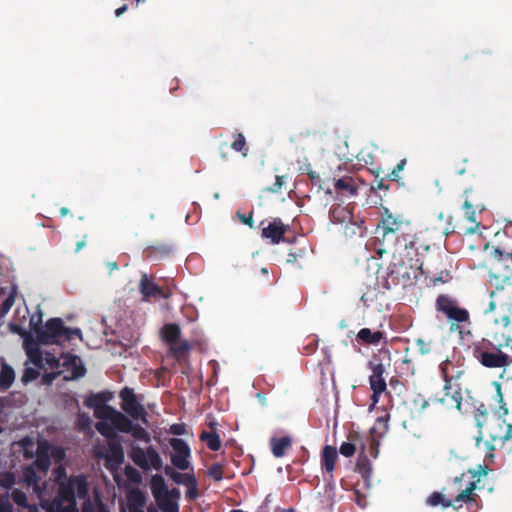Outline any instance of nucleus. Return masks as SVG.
I'll use <instances>...</instances> for the list:
<instances>
[{"mask_svg":"<svg viewBox=\"0 0 512 512\" xmlns=\"http://www.w3.org/2000/svg\"><path fill=\"white\" fill-rule=\"evenodd\" d=\"M12 332L24 338V347L28 357L26 370L22 377L24 382L35 380L41 376L43 382L50 383L57 375L65 380L81 377L85 368L77 356L51 352L46 345L61 344L79 331H71L63 326L60 319H51L42 324L39 310L30 315L25 304L17 305L13 317L8 321Z\"/></svg>","mask_w":512,"mask_h":512,"instance_id":"f257e3e1","label":"nucleus"},{"mask_svg":"<svg viewBox=\"0 0 512 512\" xmlns=\"http://www.w3.org/2000/svg\"><path fill=\"white\" fill-rule=\"evenodd\" d=\"M53 477L58 486V495L52 501H49L46 496L49 495L53 486L50 487L45 484L41 487L38 484L40 476L35 472L33 466L26 467L23 470L22 481L33 488L46 512H77V499L84 500L83 512H94L92 503L86 499L88 484L84 477L66 478L65 469L62 465L54 469Z\"/></svg>","mask_w":512,"mask_h":512,"instance_id":"f03ea898","label":"nucleus"},{"mask_svg":"<svg viewBox=\"0 0 512 512\" xmlns=\"http://www.w3.org/2000/svg\"><path fill=\"white\" fill-rule=\"evenodd\" d=\"M499 310L490 331L483 339L484 345L495 351H479L478 359L486 367L501 368L512 363V338L506 334L512 324V291L497 290L491 293L489 310Z\"/></svg>","mask_w":512,"mask_h":512,"instance_id":"7ed1b4c3","label":"nucleus"},{"mask_svg":"<svg viewBox=\"0 0 512 512\" xmlns=\"http://www.w3.org/2000/svg\"><path fill=\"white\" fill-rule=\"evenodd\" d=\"M112 399V394L103 392L90 395L86 398L85 404L93 409L94 416L99 420L96 428L105 437H113L116 430L131 433L136 439L145 442L150 441L148 433L142 427L133 425L127 417L114 408L107 405Z\"/></svg>","mask_w":512,"mask_h":512,"instance_id":"20e7f679","label":"nucleus"},{"mask_svg":"<svg viewBox=\"0 0 512 512\" xmlns=\"http://www.w3.org/2000/svg\"><path fill=\"white\" fill-rule=\"evenodd\" d=\"M18 446L22 448L24 456L32 458L36 456V466L39 473L45 474L51 463L58 464L64 459V451L56 446H52L46 441L28 437L23 439Z\"/></svg>","mask_w":512,"mask_h":512,"instance_id":"39448f33","label":"nucleus"},{"mask_svg":"<svg viewBox=\"0 0 512 512\" xmlns=\"http://www.w3.org/2000/svg\"><path fill=\"white\" fill-rule=\"evenodd\" d=\"M149 486L155 503L162 512H179L178 489H170L161 475H153Z\"/></svg>","mask_w":512,"mask_h":512,"instance_id":"423d86ee","label":"nucleus"},{"mask_svg":"<svg viewBox=\"0 0 512 512\" xmlns=\"http://www.w3.org/2000/svg\"><path fill=\"white\" fill-rule=\"evenodd\" d=\"M497 390V398L499 403V409L497 411L498 420L501 421L499 424L500 431L491 432L493 440L510 441L512 440V423L507 420L508 409L503 404V395L501 393V386L499 383H494Z\"/></svg>","mask_w":512,"mask_h":512,"instance_id":"0eeeda50","label":"nucleus"},{"mask_svg":"<svg viewBox=\"0 0 512 512\" xmlns=\"http://www.w3.org/2000/svg\"><path fill=\"white\" fill-rule=\"evenodd\" d=\"M99 457H102L106 460V467L111 470L114 474V479L118 483V485H126V483L121 479V477L117 474L118 468L122 465L124 461V453L121 446L117 443H109L108 448L105 451L98 450L96 451Z\"/></svg>","mask_w":512,"mask_h":512,"instance_id":"6e6552de","label":"nucleus"},{"mask_svg":"<svg viewBox=\"0 0 512 512\" xmlns=\"http://www.w3.org/2000/svg\"><path fill=\"white\" fill-rule=\"evenodd\" d=\"M130 457L133 462L142 469L159 470L162 467V460L157 451L151 447L146 450L139 447H132Z\"/></svg>","mask_w":512,"mask_h":512,"instance_id":"1a4fd4ad","label":"nucleus"},{"mask_svg":"<svg viewBox=\"0 0 512 512\" xmlns=\"http://www.w3.org/2000/svg\"><path fill=\"white\" fill-rule=\"evenodd\" d=\"M170 445L173 450L171 453L172 464L181 470L188 469L191 455L188 445L183 440L178 438L170 439Z\"/></svg>","mask_w":512,"mask_h":512,"instance_id":"9d476101","label":"nucleus"},{"mask_svg":"<svg viewBox=\"0 0 512 512\" xmlns=\"http://www.w3.org/2000/svg\"><path fill=\"white\" fill-rule=\"evenodd\" d=\"M120 397L122 399V409L132 418L141 420L145 423V411L143 407L137 403L133 391L127 388L123 389L121 391Z\"/></svg>","mask_w":512,"mask_h":512,"instance_id":"9b49d317","label":"nucleus"},{"mask_svg":"<svg viewBox=\"0 0 512 512\" xmlns=\"http://www.w3.org/2000/svg\"><path fill=\"white\" fill-rule=\"evenodd\" d=\"M162 339L176 353H183L188 349V344L180 339V329L175 324H167L161 330Z\"/></svg>","mask_w":512,"mask_h":512,"instance_id":"f8f14e48","label":"nucleus"},{"mask_svg":"<svg viewBox=\"0 0 512 512\" xmlns=\"http://www.w3.org/2000/svg\"><path fill=\"white\" fill-rule=\"evenodd\" d=\"M437 306L450 319H454L457 322H464L468 319L467 311L455 306L454 302L447 296H440L437 299Z\"/></svg>","mask_w":512,"mask_h":512,"instance_id":"ddd939ff","label":"nucleus"},{"mask_svg":"<svg viewBox=\"0 0 512 512\" xmlns=\"http://www.w3.org/2000/svg\"><path fill=\"white\" fill-rule=\"evenodd\" d=\"M146 498L143 492L140 490H132L128 496L126 504L122 507V512H145L143 507L145 505ZM147 512H158L157 508L150 506Z\"/></svg>","mask_w":512,"mask_h":512,"instance_id":"4468645a","label":"nucleus"},{"mask_svg":"<svg viewBox=\"0 0 512 512\" xmlns=\"http://www.w3.org/2000/svg\"><path fill=\"white\" fill-rule=\"evenodd\" d=\"M486 253L496 261V269L500 271L501 267L504 268L505 272L502 273V277L509 278V272L512 270V255L503 254L498 248L485 246Z\"/></svg>","mask_w":512,"mask_h":512,"instance_id":"2eb2a0df","label":"nucleus"},{"mask_svg":"<svg viewBox=\"0 0 512 512\" xmlns=\"http://www.w3.org/2000/svg\"><path fill=\"white\" fill-rule=\"evenodd\" d=\"M383 368L378 365L374 368L373 374L370 376V385L373 390L372 401L373 405L378 402V396L386 390V382L382 377Z\"/></svg>","mask_w":512,"mask_h":512,"instance_id":"dca6fc26","label":"nucleus"},{"mask_svg":"<svg viewBox=\"0 0 512 512\" xmlns=\"http://www.w3.org/2000/svg\"><path fill=\"white\" fill-rule=\"evenodd\" d=\"M12 499L14 500L15 503H17L19 506L22 507V509H23L22 512H36L35 508H32L27 505L26 495L23 492H21L19 490H14L12 492ZM0 512H11L10 504L1 497H0Z\"/></svg>","mask_w":512,"mask_h":512,"instance_id":"f3484780","label":"nucleus"},{"mask_svg":"<svg viewBox=\"0 0 512 512\" xmlns=\"http://www.w3.org/2000/svg\"><path fill=\"white\" fill-rule=\"evenodd\" d=\"M15 296L16 291L14 288L0 290V301L2 302L0 308V317L6 316L15 302Z\"/></svg>","mask_w":512,"mask_h":512,"instance_id":"a211bd4d","label":"nucleus"},{"mask_svg":"<svg viewBox=\"0 0 512 512\" xmlns=\"http://www.w3.org/2000/svg\"><path fill=\"white\" fill-rule=\"evenodd\" d=\"M262 234L273 243H278L284 234V227L280 222L274 221L263 229Z\"/></svg>","mask_w":512,"mask_h":512,"instance_id":"6ab92c4d","label":"nucleus"},{"mask_svg":"<svg viewBox=\"0 0 512 512\" xmlns=\"http://www.w3.org/2000/svg\"><path fill=\"white\" fill-rule=\"evenodd\" d=\"M338 458L336 449L332 446H325L322 453V465L327 472H332Z\"/></svg>","mask_w":512,"mask_h":512,"instance_id":"aec40b11","label":"nucleus"},{"mask_svg":"<svg viewBox=\"0 0 512 512\" xmlns=\"http://www.w3.org/2000/svg\"><path fill=\"white\" fill-rule=\"evenodd\" d=\"M357 338L363 343L376 345L383 339V333L363 328L358 332Z\"/></svg>","mask_w":512,"mask_h":512,"instance_id":"412c9836","label":"nucleus"},{"mask_svg":"<svg viewBox=\"0 0 512 512\" xmlns=\"http://www.w3.org/2000/svg\"><path fill=\"white\" fill-rule=\"evenodd\" d=\"M140 291L144 300L154 297L160 293V289L149 280L147 275H143L140 282Z\"/></svg>","mask_w":512,"mask_h":512,"instance_id":"4be33fe9","label":"nucleus"},{"mask_svg":"<svg viewBox=\"0 0 512 512\" xmlns=\"http://www.w3.org/2000/svg\"><path fill=\"white\" fill-rule=\"evenodd\" d=\"M451 387L445 386V390L447 391L445 393V396L441 399L442 403L446 405L449 408H456L458 410L461 409V394L459 391L454 390L452 392H449Z\"/></svg>","mask_w":512,"mask_h":512,"instance_id":"5701e85b","label":"nucleus"},{"mask_svg":"<svg viewBox=\"0 0 512 512\" xmlns=\"http://www.w3.org/2000/svg\"><path fill=\"white\" fill-rule=\"evenodd\" d=\"M291 440L289 437L273 438L271 440L272 453L275 457H282L285 450L290 446Z\"/></svg>","mask_w":512,"mask_h":512,"instance_id":"b1692460","label":"nucleus"},{"mask_svg":"<svg viewBox=\"0 0 512 512\" xmlns=\"http://www.w3.org/2000/svg\"><path fill=\"white\" fill-rule=\"evenodd\" d=\"M401 223H402L401 219L389 214L383 218L380 227L383 230V234L385 235L387 233L397 231L400 228Z\"/></svg>","mask_w":512,"mask_h":512,"instance_id":"393cba45","label":"nucleus"},{"mask_svg":"<svg viewBox=\"0 0 512 512\" xmlns=\"http://www.w3.org/2000/svg\"><path fill=\"white\" fill-rule=\"evenodd\" d=\"M14 378V370L7 364L3 363L0 370V387L4 389L8 388L14 381Z\"/></svg>","mask_w":512,"mask_h":512,"instance_id":"a878e982","label":"nucleus"},{"mask_svg":"<svg viewBox=\"0 0 512 512\" xmlns=\"http://www.w3.org/2000/svg\"><path fill=\"white\" fill-rule=\"evenodd\" d=\"M476 489V483L470 482L468 486L456 497L455 503L461 506V503L473 500V492Z\"/></svg>","mask_w":512,"mask_h":512,"instance_id":"bb28decb","label":"nucleus"},{"mask_svg":"<svg viewBox=\"0 0 512 512\" xmlns=\"http://www.w3.org/2000/svg\"><path fill=\"white\" fill-rule=\"evenodd\" d=\"M165 473L177 484L185 485L187 483V481L192 477L188 474H181L179 472H176L170 467L165 468Z\"/></svg>","mask_w":512,"mask_h":512,"instance_id":"cd10ccee","label":"nucleus"},{"mask_svg":"<svg viewBox=\"0 0 512 512\" xmlns=\"http://www.w3.org/2000/svg\"><path fill=\"white\" fill-rule=\"evenodd\" d=\"M201 439L207 444L212 450H217L220 447V440L218 436L213 433L204 432L201 435Z\"/></svg>","mask_w":512,"mask_h":512,"instance_id":"c85d7f7f","label":"nucleus"},{"mask_svg":"<svg viewBox=\"0 0 512 512\" xmlns=\"http://www.w3.org/2000/svg\"><path fill=\"white\" fill-rule=\"evenodd\" d=\"M124 473L129 484H138L141 481L139 472L131 466H126Z\"/></svg>","mask_w":512,"mask_h":512,"instance_id":"c756f323","label":"nucleus"},{"mask_svg":"<svg viewBox=\"0 0 512 512\" xmlns=\"http://www.w3.org/2000/svg\"><path fill=\"white\" fill-rule=\"evenodd\" d=\"M427 503L431 506H437V505H444V506H450L451 503L448 501V502H445L444 501V497L442 494L438 493V492H434L433 494H431L428 499H427Z\"/></svg>","mask_w":512,"mask_h":512,"instance_id":"7c9ffc66","label":"nucleus"},{"mask_svg":"<svg viewBox=\"0 0 512 512\" xmlns=\"http://www.w3.org/2000/svg\"><path fill=\"white\" fill-rule=\"evenodd\" d=\"M356 451L355 444L351 442H344L340 446V453L345 457H351Z\"/></svg>","mask_w":512,"mask_h":512,"instance_id":"2f4dec72","label":"nucleus"},{"mask_svg":"<svg viewBox=\"0 0 512 512\" xmlns=\"http://www.w3.org/2000/svg\"><path fill=\"white\" fill-rule=\"evenodd\" d=\"M245 145H246V142H245L244 136L242 134H238L237 138L234 140L231 147L235 151L243 152V155H246V153L244 152Z\"/></svg>","mask_w":512,"mask_h":512,"instance_id":"473e14b6","label":"nucleus"},{"mask_svg":"<svg viewBox=\"0 0 512 512\" xmlns=\"http://www.w3.org/2000/svg\"><path fill=\"white\" fill-rule=\"evenodd\" d=\"M187 486V496L191 499H194L197 497V487L196 482L193 477H191L187 483L185 484Z\"/></svg>","mask_w":512,"mask_h":512,"instance_id":"72a5a7b5","label":"nucleus"},{"mask_svg":"<svg viewBox=\"0 0 512 512\" xmlns=\"http://www.w3.org/2000/svg\"><path fill=\"white\" fill-rule=\"evenodd\" d=\"M406 164V160H401L397 167L389 174V178L393 181H398L400 179V172L404 170Z\"/></svg>","mask_w":512,"mask_h":512,"instance_id":"f704fd0d","label":"nucleus"},{"mask_svg":"<svg viewBox=\"0 0 512 512\" xmlns=\"http://www.w3.org/2000/svg\"><path fill=\"white\" fill-rule=\"evenodd\" d=\"M15 483L14 476L10 473L0 474V486L9 488Z\"/></svg>","mask_w":512,"mask_h":512,"instance_id":"c9c22d12","label":"nucleus"},{"mask_svg":"<svg viewBox=\"0 0 512 512\" xmlns=\"http://www.w3.org/2000/svg\"><path fill=\"white\" fill-rule=\"evenodd\" d=\"M335 186L340 190H347L351 194L354 192L351 181L348 179L337 180Z\"/></svg>","mask_w":512,"mask_h":512,"instance_id":"e433bc0d","label":"nucleus"},{"mask_svg":"<svg viewBox=\"0 0 512 512\" xmlns=\"http://www.w3.org/2000/svg\"><path fill=\"white\" fill-rule=\"evenodd\" d=\"M170 433L175 435H182L186 432V427L183 424H173L169 429Z\"/></svg>","mask_w":512,"mask_h":512,"instance_id":"4c0bfd02","label":"nucleus"},{"mask_svg":"<svg viewBox=\"0 0 512 512\" xmlns=\"http://www.w3.org/2000/svg\"><path fill=\"white\" fill-rule=\"evenodd\" d=\"M416 346L422 354H427L430 351L428 344L422 339L416 340Z\"/></svg>","mask_w":512,"mask_h":512,"instance_id":"58836bf2","label":"nucleus"},{"mask_svg":"<svg viewBox=\"0 0 512 512\" xmlns=\"http://www.w3.org/2000/svg\"><path fill=\"white\" fill-rule=\"evenodd\" d=\"M464 207L467 209V211H466L467 219L470 222H475L476 221L475 212L471 211L472 206L468 202H465Z\"/></svg>","mask_w":512,"mask_h":512,"instance_id":"ea45409f","label":"nucleus"},{"mask_svg":"<svg viewBox=\"0 0 512 512\" xmlns=\"http://www.w3.org/2000/svg\"><path fill=\"white\" fill-rule=\"evenodd\" d=\"M91 420L87 415H80L78 424L81 428H88L90 426Z\"/></svg>","mask_w":512,"mask_h":512,"instance_id":"a19ab883","label":"nucleus"},{"mask_svg":"<svg viewBox=\"0 0 512 512\" xmlns=\"http://www.w3.org/2000/svg\"><path fill=\"white\" fill-rule=\"evenodd\" d=\"M283 184H284V177L283 176H277L276 177V182H275L273 188H271V190L273 192H277L279 189H281Z\"/></svg>","mask_w":512,"mask_h":512,"instance_id":"79ce46f5","label":"nucleus"},{"mask_svg":"<svg viewBox=\"0 0 512 512\" xmlns=\"http://www.w3.org/2000/svg\"><path fill=\"white\" fill-rule=\"evenodd\" d=\"M210 475L212 477H214L216 480L221 479L222 475H221V472H220V468L219 467H212L210 469Z\"/></svg>","mask_w":512,"mask_h":512,"instance_id":"37998d69","label":"nucleus"},{"mask_svg":"<svg viewBox=\"0 0 512 512\" xmlns=\"http://www.w3.org/2000/svg\"><path fill=\"white\" fill-rule=\"evenodd\" d=\"M126 10H127V5H123L120 8L115 10V14L118 17V16L122 15Z\"/></svg>","mask_w":512,"mask_h":512,"instance_id":"c03bdc74","label":"nucleus"},{"mask_svg":"<svg viewBox=\"0 0 512 512\" xmlns=\"http://www.w3.org/2000/svg\"><path fill=\"white\" fill-rule=\"evenodd\" d=\"M107 268L109 269V272L111 273L112 271L117 269V265L115 262H110L107 264Z\"/></svg>","mask_w":512,"mask_h":512,"instance_id":"a18cd8bd","label":"nucleus"},{"mask_svg":"<svg viewBox=\"0 0 512 512\" xmlns=\"http://www.w3.org/2000/svg\"><path fill=\"white\" fill-rule=\"evenodd\" d=\"M242 222H244L245 224H248L251 226V223H252V218L251 216H249L248 218H245V217H242L241 218Z\"/></svg>","mask_w":512,"mask_h":512,"instance_id":"49530a36","label":"nucleus"},{"mask_svg":"<svg viewBox=\"0 0 512 512\" xmlns=\"http://www.w3.org/2000/svg\"><path fill=\"white\" fill-rule=\"evenodd\" d=\"M60 213H61V215H62V216H65V215H67V213H68V209H67V208H62V209L60 210Z\"/></svg>","mask_w":512,"mask_h":512,"instance_id":"de8ad7c7","label":"nucleus"},{"mask_svg":"<svg viewBox=\"0 0 512 512\" xmlns=\"http://www.w3.org/2000/svg\"><path fill=\"white\" fill-rule=\"evenodd\" d=\"M83 246H84V242L83 241L78 242L77 243V251H79Z\"/></svg>","mask_w":512,"mask_h":512,"instance_id":"09e8293b","label":"nucleus"},{"mask_svg":"<svg viewBox=\"0 0 512 512\" xmlns=\"http://www.w3.org/2000/svg\"><path fill=\"white\" fill-rule=\"evenodd\" d=\"M144 0H136V3L139 4L140 2H143Z\"/></svg>","mask_w":512,"mask_h":512,"instance_id":"8fccbe9b","label":"nucleus"},{"mask_svg":"<svg viewBox=\"0 0 512 512\" xmlns=\"http://www.w3.org/2000/svg\"><path fill=\"white\" fill-rule=\"evenodd\" d=\"M263 273H267V270L265 268L262 269Z\"/></svg>","mask_w":512,"mask_h":512,"instance_id":"3c124183","label":"nucleus"},{"mask_svg":"<svg viewBox=\"0 0 512 512\" xmlns=\"http://www.w3.org/2000/svg\"><path fill=\"white\" fill-rule=\"evenodd\" d=\"M231 512H242V511H240V510H233V511H231Z\"/></svg>","mask_w":512,"mask_h":512,"instance_id":"603ef678","label":"nucleus"}]
</instances>
